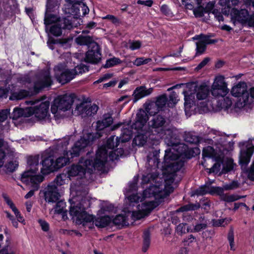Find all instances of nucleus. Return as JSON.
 Returning a JSON list of instances; mask_svg holds the SVG:
<instances>
[{
	"label": "nucleus",
	"mask_w": 254,
	"mask_h": 254,
	"mask_svg": "<svg viewBox=\"0 0 254 254\" xmlns=\"http://www.w3.org/2000/svg\"><path fill=\"white\" fill-rule=\"evenodd\" d=\"M229 89L227 87V83L225 78L222 75L215 77L211 85V92L215 97H224L229 92Z\"/></svg>",
	"instance_id": "nucleus-10"
},
{
	"label": "nucleus",
	"mask_w": 254,
	"mask_h": 254,
	"mask_svg": "<svg viewBox=\"0 0 254 254\" xmlns=\"http://www.w3.org/2000/svg\"><path fill=\"white\" fill-rule=\"evenodd\" d=\"M153 90V88L147 89L144 86H140L136 88L133 94L134 97L133 102H136L139 99L150 95Z\"/></svg>",
	"instance_id": "nucleus-23"
},
{
	"label": "nucleus",
	"mask_w": 254,
	"mask_h": 254,
	"mask_svg": "<svg viewBox=\"0 0 254 254\" xmlns=\"http://www.w3.org/2000/svg\"><path fill=\"white\" fill-rule=\"evenodd\" d=\"M69 161L68 152H66L65 154L64 152V156H60L55 161V165L56 169L57 170L65 166L69 162Z\"/></svg>",
	"instance_id": "nucleus-34"
},
{
	"label": "nucleus",
	"mask_w": 254,
	"mask_h": 254,
	"mask_svg": "<svg viewBox=\"0 0 254 254\" xmlns=\"http://www.w3.org/2000/svg\"><path fill=\"white\" fill-rule=\"evenodd\" d=\"M111 222V218L107 216L97 218L95 221V225L100 228L105 227Z\"/></svg>",
	"instance_id": "nucleus-36"
},
{
	"label": "nucleus",
	"mask_w": 254,
	"mask_h": 254,
	"mask_svg": "<svg viewBox=\"0 0 254 254\" xmlns=\"http://www.w3.org/2000/svg\"><path fill=\"white\" fill-rule=\"evenodd\" d=\"M101 59L100 48L97 43H92V47L89 48L86 53L85 61L92 64L98 63Z\"/></svg>",
	"instance_id": "nucleus-17"
},
{
	"label": "nucleus",
	"mask_w": 254,
	"mask_h": 254,
	"mask_svg": "<svg viewBox=\"0 0 254 254\" xmlns=\"http://www.w3.org/2000/svg\"><path fill=\"white\" fill-rule=\"evenodd\" d=\"M147 114L145 109H139L136 114V119L146 123L148 120Z\"/></svg>",
	"instance_id": "nucleus-50"
},
{
	"label": "nucleus",
	"mask_w": 254,
	"mask_h": 254,
	"mask_svg": "<svg viewBox=\"0 0 254 254\" xmlns=\"http://www.w3.org/2000/svg\"><path fill=\"white\" fill-rule=\"evenodd\" d=\"M207 227V221L204 216H200L198 220V223L194 226L193 231L198 232L205 229Z\"/></svg>",
	"instance_id": "nucleus-41"
},
{
	"label": "nucleus",
	"mask_w": 254,
	"mask_h": 254,
	"mask_svg": "<svg viewBox=\"0 0 254 254\" xmlns=\"http://www.w3.org/2000/svg\"><path fill=\"white\" fill-rule=\"evenodd\" d=\"M223 159H224L223 154L218 156L217 158H215L214 160L215 163L213 166L209 169V173H218L220 171H221L222 169Z\"/></svg>",
	"instance_id": "nucleus-28"
},
{
	"label": "nucleus",
	"mask_w": 254,
	"mask_h": 254,
	"mask_svg": "<svg viewBox=\"0 0 254 254\" xmlns=\"http://www.w3.org/2000/svg\"><path fill=\"white\" fill-rule=\"evenodd\" d=\"M143 107L145 110L150 115L152 114L156 115L155 113L160 110L154 102L145 103Z\"/></svg>",
	"instance_id": "nucleus-40"
},
{
	"label": "nucleus",
	"mask_w": 254,
	"mask_h": 254,
	"mask_svg": "<svg viewBox=\"0 0 254 254\" xmlns=\"http://www.w3.org/2000/svg\"><path fill=\"white\" fill-rule=\"evenodd\" d=\"M87 69V67L83 64L77 65L74 69H71L72 72L74 73V76L78 74L82 73L85 72V70Z\"/></svg>",
	"instance_id": "nucleus-57"
},
{
	"label": "nucleus",
	"mask_w": 254,
	"mask_h": 254,
	"mask_svg": "<svg viewBox=\"0 0 254 254\" xmlns=\"http://www.w3.org/2000/svg\"><path fill=\"white\" fill-rule=\"evenodd\" d=\"M53 83L52 77L49 69L43 70L35 75L34 81V89L37 93L42 89L50 86Z\"/></svg>",
	"instance_id": "nucleus-8"
},
{
	"label": "nucleus",
	"mask_w": 254,
	"mask_h": 254,
	"mask_svg": "<svg viewBox=\"0 0 254 254\" xmlns=\"http://www.w3.org/2000/svg\"><path fill=\"white\" fill-rule=\"evenodd\" d=\"M55 161L51 157H48L42 162V168L41 172L43 174H48L50 172L56 170Z\"/></svg>",
	"instance_id": "nucleus-25"
},
{
	"label": "nucleus",
	"mask_w": 254,
	"mask_h": 254,
	"mask_svg": "<svg viewBox=\"0 0 254 254\" xmlns=\"http://www.w3.org/2000/svg\"><path fill=\"white\" fill-rule=\"evenodd\" d=\"M254 151V146L248 147L246 150L242 151L239 161L240 164L242 165H247L250 162Z\"/></svg>",
	"instance_id": "nucleus-26"
},
{
	"label": "nucleus",
	"mask_w": 254,
	"mask_h": 254,
	"mask_svg": "<svg viewBox=\"0 0 254 254\" xmlns=\"http://www.w3.org/2000/svg\"><path fill=\"white\" fill-rule=\"evenodd\" d=\"M66 204L64 201H58L54 208L55 212L60 214L63 213V217L66 214L67 210L65 209Z\"/></svg>",
	"instance_id": "nucleus-43"
},
{
	"label": "nucleus",
	"mask_w": 254,
	"mask_h": 254,
	"mask_svg": "<svg viewBox=\"0 0 254 254\" xmlns=\"http://www.w3.org/2000/svg\"><path fill=\"white\" fill-rule=\"evenodd\" d=\"M219 189L217 188H211L207 186H201L198 189L195 190L194 192V194L199 195H203L207 193H212L215 191L216 190Z\"/></svg>",
	"instance_id": "nucleus-39"
},
{
	"label": "nucleus",
	"mask_w": 254,
	"mask_h": 254,
	"mask_svg": "<svg viewBox=\"0 0 254 254\" xmlns=\"http://www.w3.org/2000/svg\"><path fill=\"white\" fill-rule=\"evenodd\" d=\"M66 67L64 63H61L55 66L54 68L55 78L63 84L69 82L75 77L72 70L66 69Z\"/></svg>",
	"instance_id": "nucleus-11"
},
{
	"label": "nucleus",
	"mask_w": 254,
	"mask_h": 254,
	"mask_svg": "<svg viewBox=\"0 0 254 254\" xmlns=\"http://www.w3.org/2000/svg\"><path fill=\"white\" fill-rule=\"evenodd\" d=\"M247 85L244 82H240L234 86L231 90V93L233 96L240 97V98H243L244 94H247Z\"/></svg>",
	"instance_id": "nucleus-24"
},
{
	"label": "nucleus",
	"mask_w": 254,
	"mask_h": 254,
	"mask_svg": "<svg viewBox=\"0 0 254 254\" xmlns=\"http://www.w3.org/2000/svg\"><path fill=\"white\" fill-rule=\"evenodd\" d=\"M254 103V87L250 89V92L244 95L243 98H239L237 103V106L241 108L250 105Z\"/></svg>",
	"instance_id": "nucleus-20"
},
{
	"label": "nucleus",
	"mask_w": 254,
	"mask_h": 254,
	"mask_svg": "<svg viewBox=\"0 0 254 254\" xmlns=\"http://www.w3.org/2000/svg\"><path fill=\"white\" fill-rule=\"evenodd\" d=\"M63 11L65 14L72 15L73 17L67 16L71 19V22L77 20L78 17L84 16L89 12V8L82 2V0H65Z\"/></svg>",
	"instance_id": "nucleus-6"
},
{
	"label": "nucleus",
	"mask_w": 254,
	"mask_h": 254,
	"mask_svg": "<svg viewBox=\"0 0 254 254\" xmlns=\"http://www.w3.org/2000/svg\"><path fill=\"white\" fill-rule=\"evenodd\" d=\"M76 43L80 45H87L88 48L92 47V43H97L94 42L92 38L89 36L80 35L75 39Z\"/></svg>",
	"instance_id": "nucleus-29"
},
{
	"label": "nucleus",
	"mask_w": 254,
	"mask_h": 254,
	"mask_svg": "<svg viewBox=\"0 0 254 254\" xmlns=\"http://www.w3.org/2000/svg\"><path fill=\"white\" fill-rule=\"evenodd\" d=\"M143 244L142 251L146 252L149 247L150 244V234L148 229L145 230L143 235Z\"/></svg>",
	"instance_id": "nucleus-42"
},
{
	"label": "nucleus",
	"mask_w": 254,
	"mask_h": 254,
	"mask_svg": "<svg viewBox=\"0 0 254 254\" xmlns=\"http://www.w3.org/2000/svg\"><path fill=\"white\" fill-rule=\"evenodd\" d=\"M39 158V156L28 157L27 170L21 175V181L34 189L33 190H31L25 195V198L26 199L34 195V191L38 189L39 184L43 182L44 179L42 176L36 174L37 171L38 170Z\"/></svg>",
	"instance_id": "nucleus-2"
},
{
	"label": "nucleus",
	"mask_w": 254,
	"mask_h": 254,
	"mask_svg": "<svg viewBox=\"0 0 254 254\" xmlns=\"http://www.w3.org/2000/svg\"><path fill=\"white\" fill-rule=\"evenodd\" d=\"M16 153L14 156H7V158H9L7 160L5 164L2 167L3 168V170L6 173H11L14 172L18 168L19 163L15 158Z\"/></svg>",
	"instance_id": "nucleus-22"
},
{
	"label": "nucleus",
	"mask_w": 254,
	"mask_h": 254,
	"mask_svg": "<svg viewBox=\"0 0 254 254\" xmlns=\"http://www.w3.org/2000/svg\"><path fill=\"white\" fill-rule=\"evenodd\" d=\"M59 188L53 183H50L45 188L44 190V197L46 201L50 203H54L59 200L61 197Z\"/></svg>",
	"instance_id": "nucleus-15"
},
{
	"label": "nucleus",
	"mask_w": 254,
	"mask_h": 254,
	"mask_svg": "<svg viewBox=\"0 0 254 254\" xmlns=\"http://www.w3.org/2000/svg\"><path fill=\"white\" fill-rule=\"evenodd\" d=\"M51 183L54 184L58 187V188L64 184V180L63 179V176L60 175L57 176L54 181Z\"/></svg>",
	"instance_id": "nucleus-64"
},
{
	"label": "nucleus",
	"mask_w": 254,
	"mask_h": 254,
	"mask_svg": "<svg viewBox=\"0 0 254 254\" xmlns=\"http://www.w3.org/2000/svg\"><path fill=\"white\" fill-rule=\"evenodd\" d=\"M176 148H172L165 151L164 156L165 166L166 170L171 174H173L180 170L183 167L184 161L182 160V156L187 150L185 145H176Z\"/></svg>",
	"instance_id": "nucleus-4"
},
{
	"label": "nucleus",
	"mask_w": 254,
	"mask_h": 254,
	"mask_svg": "<svg viewBox=\"0 0 254 254\" xmlns=\"http://www.w3.org/2000/svg\"><path fill=\"white\" fill-rule=\"evenodd\" d=\"M69 213L75 219L77 224H82L85 227L87 226L89 229L93 227V215L88 214L81 205L71 207Z\"/></svg>",
	"instance_id": "nucleus-7"
},
{
	"label": "nucleus",
	"mask_w": 254,
	"mask_h": 254,
	"mask_svg": "<svg viewBox=\"0 0 254 254\" xmlns=\"http://www.w3.org/2000/svg\"><path fill=\"white\" fill-rule=\"evenodd\" d=\"M87 136V138L83 137L75 143L70 152L71 157L79 155V153L82 150L86 147L90 143V141L94 140L93 135L92 134H89Z\"/></svg>",
	"instance_id": "nucleus-18"
},
{
	"label": "nucleus",
	"mask_w": 254,
	"mask_h": 254,
	"mask_svg": "<svg viewBox=\"0 0 254 254\" xmlns=\"http://www.w3.org/2000/svg\"><path fill=\"white\" fill-rule=\"evenodd\" d=\"M174 179L171 178L168 181H166L164 185H153L144 190L142 196L138 194H132L128 196V199L130 203H137L142 202L143 199L147 198H150L152 196H157L163 198L168 195L174 190L171 183Z\"/></svg>",
	"instance_id": "nucleus-3"
},
{
	"label": "nucleus",
	"mask_w": 254,
	"mask_h": 254,
	"mask_svg": "<svg viewBox=\"0 0 254 254\" xmlns=\"http://www.w3.org/2000/svg\"><path fill=\"white\" fill-rule=\"evenodd\" d=\"M196 54H201L205 50L206 45L203 43L201 40L196 43Z\"/></svg>",
	"instance_id": "nucleus-59"
},
{
	"label": "nucleus",
	"mask_w": 254,
	"mask_h": 254,
	"mask_svg": "<svg viewBox=\"0 0 254 254\" xmlns=\"http://www.w3.org/2000/svg\"><path fill=\"white\" fill-rule=\"evenodd\" d=\"M185 140L190 143H196L198 142L199 139L197 136L188 133L185 137Z\"/></svg>",
	"instance_id": "nucleus-60"
},
{
	"label": "nucleus",
	"mask_w": 254,
	"mask_h": 254,
	"mask_svg": "<svg viewBox=\"0 0 254 254\" xmlns=\"http://www.w3.org/2000/svg\"><path fill=\"white\" fill-rule=\"evenodd\" d=\"M98 110V107L96 104L82 101L76 105L73 113L76 115H80L82 118H85L95 115Z\"/></svg>",
	"instance_id": "nucleus-12"
},
{
	"label": "nucleus",
	"mask_w": 254,
	"mask_h": 254,
	"mask_svg": "<svg viewBox=\"0 0 254 254\" xmlns=\"http://www.w3.org/2000/svg\"><path fill=\"white\" fill-rule=\"evenodd\" d=\"M167 101V97L166 95L164 94L159 97L157 99V100L155 104L156 105L157 108L159 109H161L163 108Z\"/></svg>",
	"instance_id": "nucleus-48"
},
{
	"label": "nucleus",
	"mask_w": 254,
	"mask_h": 254,
	"mask_svg": "<svg viewBox=\"0 0 254 254\" xmlns=\"http://www.w3.org/2000/svg\"><path fill=\"white\" fill-rule=\"evenodd\" d=\"M14 154L15 150L13 148L6 147L5 150L0 149V168L3 166L4 158L7 159V156H14Z\"/></svg>",
	"instance_id": "nucleus-30"
},
{
	"label": "nucleus",
	"mask_w": 254,
	"mask_h": 254,
	"mask_svg": "<svg viewBox=\"0 0 254 254\" xmlns=\"http://www.w3.org/2000/svg\"><path fill=\"white\" fill-rule=\"evenodd\" d=\"M106 153L103 150L100 149L96 154L94 162L92 159L87 158H82L79 162V165H73L68 171L69 177L79 176L82 177L86 172L91 173L93 170L103 171L106 163Z\"/></svg>",
	"instance_id": "nucleus-1"
},
{
	"label": "nucleus",
	"mask_w": 254,
	"mask_h": 254,
	"mask_svg": "<svg viewBox=\"0 0 254 254\" xmlns=\"http://www.w3.org/2000/svg\"><path fill=\"white\" fill-rule=\"evenodd\" d=\"M49 102L45 101L29 107L30 117L34 118V122L46 119L49 116Z\"/></svg>",
	"instance_id": "nucleus-9"
},
{
	"label": "nucleus",
	"mask_w": 254,
	"mask_h": 254,
	"mask_svg": "<svg viewBox=\"0 0 254 254\" xmlns=\"http://www.w3.org/2000/svg\"><path fill=\"white\" fill-rule=\"evenodd\" d=\"M183 94L185 96V106L190 108L195 102L194 93L190 91H184Z\"/></svg>",
	"instance_id": "nucleus-33"
},
{
	"label": "nucleus",
	"mask_w": 254,
	"mask_h": 254,
	"mask_svg": "<svg viewBox=\"0 0 254 254\" xmlns=\"http://www.w3.org/2000/svg\"><path fill=\"white\" fill-rule=\"evenodd\" d=\"M138 210L136 211H133L131 214V217L133 220H139L143 218L146 215L143 213L140 208H138Z\"/></svg>",
	"instance_id": "nucleus-56"
},
{
	"label": "nucleus",
	"mask_w": 254,
	"mask_h": 254,
	"mask_svg": "<svg viewBox=\"0 0 254 254\" xmlns=\"http://www.w3.org/2000/svg\"><path fill=\"white\" fill-rule=\"evenodd\" d=\"M240 197L236 195H227L225 194L223 196V199L224 201L230 202L238 200Z\"/></svg>",
	"instance_id": "nucleus-63"
},
{
	"label": "nucleus",
	"mask_w": 254,
	"mask_h": 254,
	"mask_svg": "<svg viewBox=\"0 0 254 254\" xmlns=\"http://www.w3.org/2000/svg\"><path fill=\"white\" fill-rule=\"evenodd\" d=\"M190 88H193L195 90L196 97L198 100H205L209 96V89L206 85L197 86L195 84H192L191 85Z\"/></svg>",
	"instance_id": "nucleus-19"
},
{
	"label": "nucleus",
	"mask_w": 254,
	"mask_h": 254,
	"mask_svg": "<svg viewBox=\"0 0 254 254\" xmlns=\"http://www.w3.org/2000/svg\"><path fill=\"white\" fill-rule=\"evenodd\" d=\"M148 126L150 129L154 131L159 136L166 135V142L169 146H174L175 143L169 139H172L175 137L174 130L169 127V122L167 118L161 114L154 115L148 122Z\"/></svg>",
	"instance_id": "nucleus-5"
},
{
	"label": "nucleus",
	"mask_w": 254,
	"mask_h": 254,
	"mask_svg": "<svg viewBox=\"0 0 254 254\" xmlns=\"http://www.w3.org/2000/svg\"><path fill=\"white\" fill-rule=\"evenodd\" d=\"M228 241L229 242L230 250L234 251L235 250V243H234V229L232 228H231L229 233L228 234L227 237Z\"/></svg>",
	"instance_id": "nucleus-52"
},
{
	"label": "nucleus",
	"mask_w": 254,
	"mask_h": 254,
	"mask_svg": "<svg viewBox=\"0 0 254 254\" xmlns=\"http://www.w3.org/2000/svg\"><path fill=\"white\" fill-rule=\"evenodd\" d=\"M114 224L118 226H127L129 225L128 219L127 216L123 214L118 215L113 220Z\"/></svg>",
	"instance_id": "nucleus-37"
},
{
	"label": "nucleus",
	"mask_w": 254,
	"mask_h": 254,
	"mask_svg": "<svg viewBox=\"0 0 254 254\" xmlns=\"http://www.w3.org/2000/svg\"><path fill=\"white\" fill-rule=\"evenodd\" d=\"M200 207L199 203L195 204L190 203L183 206L177 210V212H184L191 210H195Z\"/></svg>",
	"instance_id": "nucleus-45"
},
{
	"label": "nucleus",
	"mask_w": 254,
	"mask_h": 254,
	"mask_svg": "<svg viewBox=\"0 0 254 254\" xmlns=\"http://www.w3.org/2000/svg\"><path fill=\"white\" fill-rule=\"evenodd\" d=\"M124 151L122 149L119 148L117 150L110 152L109 157L112 161L117 160L120 156L123 155Z\"/></svg>",
	"instance_id": "nucleus-49"
},
{
	"label": "nucleus",
	"mask_w": 254,
	"mask_h": 254,
	"mask_svg": "<svg viewBox=\"0 0 254 254\" xmlns=\"http://www.w3.org/2000/svg\"><path fill=\"white\" fill-rule=\"evenodd\" d=\"M121 63H122V61L120 59L113 57L107 60L104 67L105 68H109Z\"/></svg>",
	"instance_id": "nucleus-51"
},
{
	"label": "nucleus",
	"mask_w": 254,
	"mask_h": 254,
	"mask_svg": "<svg viewBox=\"0 0 254 254\" xmlns=\"http://www.w3.org/2000/svg\"><path fill=\"white\" fill-rule=\"evenodd\" d=\"M134 141L136 145L142 146L146 142V136L143 135H137L134 138Z\"/></svg>",
	"instance_id": "nucleus-55"
},
{
	"label": "nucleus",
	"mask_w": 254,
	"mask_h": 254,
	"mask_svg": "<svg viewBox=\"0 0 254 254\" xmlns=\"http://www.w3.org/2000/svg\"><path fill=\"white\" fill-rule=\"evenodd\" d=\"M193 11L195 16L197 17H202L204 12H205L204 8L200 5H199L197 8H194Z\"/></svg>",
	"instance_id": "nucleus-61"
},
{
	"label": "nucleus",
	"mask_w": 254,
	"mask_h": 254,
	"mask_svg": "<svg viewBox=\"0 0 254 254\" xmlns=\"http://www.w3.org/2000/svg\"><path fill=\"white\" fill-rule=\"evenodd\" d=\"M75 98V96L74 94H69L59 96L55 100L56 104L59 106V110L66 111L71 108Z\"/></svg>",
	"instance_id": "nucleus-16"
},
{
	"label": "nucleus",
	"mask_w": 254,
	"mask_h": 254,
	"mask_svg": "<svg viewBox=\"0 0 254 254\" xmlns=\"http://www.w3.org/2000/svg\"><path fill=\"white\" fill-rule=\"evenodd\" d=\"M114 209V207L112 204L108 202H104L102 204L101 209L104 212L112 211Z\"/></svg>",
	"instance_id": "nucleus-62"
},
{
	"label": "nucleus",
	"mask_w": 254,
	"mask_h": 254,
	"mask_svg": "<svg viewBox=\"0 0 254 254\" xmlns=\"http://www.w3.org/2000/svg\"><path fill=\"white\" fill-rule=\"evenodd\" d=\"M77 26L76 24L71 22V19L64 18L59 21L58 24L53 25L50 29V32L55 36H59L62 34V29L70 30Z\"/></svg>",
	"instance_id": "nucleus-14"
},
{
	"label": "nucleus",
	"mask_w": 254,
	"mask_h": 254,
	"mask_svg": "<svg viewBox=\"0 0 254 254\" xmlns=\"http://www.w3.org/2000/svg\"><path fill=\"white\" fill-rule=\"evenodd\" d=\"M137 207L146 215L154 208V203L152 201H145L141 205H138Z\"/></svg>",
	"instance_id": "nucleus-38"
},
{
	"label": "nucleus",
	"mask_w": 254,
	"mask_h": 254,
	"mask_svg": "<svg viewBox=\"0 0 254 254\" xmlns=\"http://www.w3.org/2000/svg\"><path fill=\"white\" fill-rule=\"evenodd\" d=\"M146 123L136 119L135 123L131 126V127L132 129H134L137 131L141 130Z\"/></svg>",
	"instance_id": "nucleus-58"
},
{
	"label": "nucleus",
	"mask_w": 254,
	"mask_h": 254,
	"mask_svg": "<svg viewBox=\"0 0 254 254\" xmlns=\"http://www.w3.org/2000/svg\"><path fill=\"white\" fill-rule=\"evenodd\" d=\"M29 95V92L25 90H21L18 92L12 93V96L10 97V99L20 100Z\"/></svg>",
	"instance_id": "nucleus-47"
},
{
	"label": "nucleus",
	"mask_w": 254,
	"mask_h": 254,
	"mask_svg": "<svg viewBox=\"0 0 254 254\" xmlns=\"http://www.w3.org/2000/svg\"><path fill=\"white\" fill-rule=\"evenodd\" d=\"M72 38H67L62 39L52 40V43L53 44H59L64 48L68 47L69 46V43L72 41Z\"/></svg>",
	"instance_id": "nucleus-46"
},
{
	"label": "nucleus",
	"mask_w": 254,
	"mask_h": 254,
	"mask_svg": "<svg viewBox=\"0 0 254 254\" xmlns=\"http://www.w3.org/2000/svg\"><path fill=\"white\" fill-rule=\"evenodd\" d=\"M233 168V162L231 159H227L226 161L223 159L222 169L220 174H225L231 171Z\"/></svg>",
	"instance_id": "nucleus-44"
},
{
	"label": "nucleus",
	"mask_w": 254,
	"mask_h": 254,
	"mask_svg": "<svg viewBox=\"0 0 254 254\" xmlns=\"http://www.w3.org/2000/svg\"><path fill=\"white\" fill-rule=\"evenodd\" d=\"M193 39L196 40L199 39L203 43L205 44L206 45L207 44H213L216 42L215 40L210 39L209 36L202 35L196 36V37L193 38Z\"/></svg>",
	"instance_id": "nucleus-53"
},
{
	"label": "nucleus",
	"mask_w": 254,
	"mask_h": 254,
	"mask_svg": "<svg viewBox=\"0 0 254 254\" xmlns=\"http://www.w3.org/2000/svg\"><path fill=\"white\" fill-rule=\"evenodd\" d=\"M131 138V132L129 130H127L126 131H125L123 133V136L122 138H118V137H115V136H111L110 137L107 141L106 144V146H102L100 147L98 151L96 152V154L98 153V152L99 151V150L102 149L106 153L107 158L106 160H107V150L106 149V148H108L109 149H113L115 146L117 147L118 145L119 144V142L121 140V142H126L128 141H129Z\"/></svg>",
	"instance_id": "nucleus-13"
},
{
	"label": "nucleus",
	"mask_w": 254,
	"mask_h": 254,
	"mask_svg": "<svg viewBox=\"0 0 254 254\" xmlns=\"http://www.w3.org/2000/svg\"><path fill=\"white\" fill-rule=\"evenodd\" d=\"M222 154L220 152H217L213 148L210 146H207L203 148L202 150V155L203 157H208L214 159L218 156Z\"/></svg>",
	"instance_id": "nucleus-32"
},
{
	"label": "nucleus",
	"mask_w": 254,
	"mask_h": 254,
	"mask_svg": "<svg viewBox=\"0 0 254 254\" xmlns=\"http://www.w3.org/2000/svg\"><path fill=\"white\" fill-rule=\"evenodd\" d=\"M51 0H48L47 4V10L45 13L44 23L45 25H48L52 24L53 22H56L58 18L57 17L53 14H49L48 12L51 11V9L52 8L51 4Z\"/></svg>",
	"instance_id": "nucleus-27"
},
{
	"label": "nucleus",
	"mask_w": 254,
	"mask_h": 254,
	"mask_svg": "<svg viewBox=\"0 0 254 254\" xmlns=\"http://www.w3.org/2000/svg\"><path fill=\"white\" fill-rule=\"evenodd\" d=\"M231 14L235 19L241 23L248 22L250 15L248 10L245 9L239 10L236 8H233Z\"/></svg>",
	"instance_id": "nucleus-21"
},
{
	"label": "nucleus",
	"mask_w": 254,
	"mask_h": 254,
	"mask_svg": "<svg viewBox=\"0 0 254 254\" xmlns=\"http://www.w3.org/2000/svg\"><path fill=\"white\" fill-rule=\"evenodd\" d=\"M151 61L152 59L151 58L140 57L136 58L134 61L133 62V64L134 65L139 66L141 65L146 64Z\"/></svg>",
	"instance_id": "nucleus-54"
},
{
	"label": "nucleus",
	"mask_w": 254,
	"mask_h": 254,
	"mask_svg": "<svg viewBox=\"0 0 254 254\" xmlns=\"http://www.w3.org/2000/svg\"><path fill=\"white\" fill-rule=\"evenodd\" d=\"M29 108L25 109L16 108L13 112V119L16 120L19 117H30Z\"/></svg>",
	"instance_id": "nucleus-35"
},
{
	"label": "nucleus",
	"mask_w": 254,
	"mask_h": 254,
	"mask_svg": "<svg viewBox=\"0 0 254 254\" xmlns=\"http://www.w3.org/2000/svg\"><path fill=\"white\" fill-rule=\"evenodd\" d=\"M113 123V119L110 116L105 117L102 120L98 121L96 123V129L98 130H102L105 128L110 126Z\"/></svg>",
	"instance_id": "nucleus-31"
}]
</instances>
